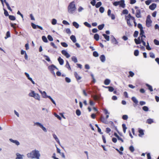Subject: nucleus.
Segmentation results:
<instances>
[{
  "instance_id": "obj_1",
  "label": "nucleus",
  "mask_w": 159,
  "mask_h": 159,
  "mask_svg": "<svg viewBox=\"0 0 159 159\" xmlns=\"http://www.w3.org/2000/svg\"><path fill=\"white\" fill-rule=\"evenodd\" d=\"M40 154L39 151H36V150L32 151L30 153L27 154L28 157L31 158H36L39 159L40 157Z\"/></svg>"
},
{
  "instance_id": "obj_2",
  "label": "nucleus",
  "mask_w": 159,
  "mask_h": 159,
  "mask_svg": "<svg viewBox=\"0 0 159 159\" xmlns=\"http://www.w3.org/2000/svg\"><path fill=\"white\" fill-rule=\"evenodd\" d=\"M76 10V7L75 2L73 1L70 2L67 7L68 12L70 14H73L75 12Z\"/></svg>"
},
{
  "instance_id": "obj_3",
  "label": "nucleus",
  "mask_w": 159,
  "mask_h": 159,
  "mask_svg": "<svg viewBox=\"0 0 159 159\" xmlns=\"http://www.w3.org/2000/svg\"><path fill=\"white\" fill-rule=\"evenodd\" d=\"M39 91L40 93L41 94L43 98H49L54 104H55V105H56V103L55 101L53 100V99L50 96L47 95L46 92L45 91H42L40 90H39Z\"/></svg>"
},
{
  "instance_id": "obj_4",
  "label": "nucleus",
  "mask_w": 159,
  "mask_h": 159,
  "mask_svg": "<svg viewBox=\"0 0 159 159\" xmlns=\"http://www.w3.org/2000/svg\"><path fill=\"white\" fill-rule=\"evenodd\" d=\"M113 4L115 6H117L119 5L120 7L123 8H125V6L124 0H121L119 1L115 2L113 3Z\"/></svg>"
},
{
  "instance_id": "obj_5",
  "label": "nucleus",
  "mask_w": 159,
  "mask_h": 159,
  "mask_svg": "<svg viewBox=\"0 0 159 159\" xmlns=\"http://www.w3.org/2000/svg\"><path fill=\"white\" fill-rule=\"evenodd\" d=\"M28 95L30 97H33L39 101L40 100V96L38 94L35 93L34 91L31 90V92L29 93Z\"/></svg>"
},
{
  "instance_id": "obj_6",
  "label": "nucleus",
  "mask_w": 159,
  "mask_h": 159,
  "mask_svg": "<svg viewBox=\"0 0 159 159\" xmlns=\"http://www.w3.org/2000/svg\"><path fill=\"white\" fill-rule=\"evenodd\" d=\"M37 125L40 127L42 130L45 132H47V130L45 127H44L42 124L39 122H36L34 123V125Z\"/></svg>"
},
{
  "instance_id": "obj_7",
  "label": "nucleus",
  "mask_w": 159,
  "mask_h": 159,
  "mask_svg": "<svg viewBox=\"0 0 159 159\" xmlns=\"http://www.w3.org/2000/svg\"><path fill=\"white\" fill-rule=\"evenodd\" d=\"M150 17V15H148L147 16V19L146 21V25L148 27H149L150 26V24L152 23V21L151 20Z\"/></svg>"
},
{
  "instance_id": "obj_8",
  "label": "nucleus",
  "mask_w": 159,
  "mask_h": 159,
  "mask_svg": "<svg viewBox=\"0 0 159 159\" xmlns=\"http://www.w3.org/2000/svg\"><path fill=\"white\" fill-rule=\"evenodd\" d=\"M111 41L114 44H117L118 43V42L113 35L111 36Z\"/></svg>"
},
{
  "instance_id": "obj_9",
  "label": "nucleus",
  "mask_w": 159,
  "mask_h": 159,
  "mask_svg": "<svg viewBox=\"0 0 159 159\" xmlns=\"http://www.w3.org/2000/svg\"><path fill=\"white\" fill-rule=\"evenodd\" d=\"M61 53L67 58H69L70 57V55L65 50H62L61 52Z\"/></svg>"
},
{
  "instance_id": "obj_10",
  "label": "nucleus",
  "mask_w": 159,
  "mask_h": 159,
  "mask_svg": "<svg viewBox=\"0 0 159 159\" xmlns=\"http://www.w3.org/2000/svg\"><path fill=\"white\" fill-rule=\"evenodd\" d=\"M25 74L28 79L33 84H35L32 78L30 77V75L28 73L25 72Z\"/></svg>"
},
{
  "instance_id": "obj_11",
  "label": "nucleus",
  "mask_w": 159,
  "mask_h": 159,
  "mask_svg": "<svg viewBox=\"0 0 159 159\" xmlns=\"http://www.w3.org/2000/svg\"><path fill=\"white\" fill-rule=\"evenodd\" d=\"M135 42L136 44H139L141 43V37L139 35V36L138 38V39H135Z\"/></svg>"
},
{
  "instance_id": "obj_12",
  "label": "nucleus",
  "mask_w": 159,
  "mask_h": 159,
  "mask_svg": "<svg viewBox=\"0 0 159 159\" xmlns=\"http://www.w3.org/2000/svg\"><path fill=\"white\" fill-rule=\"evenodd\" d=\"M100 120L103 123L105 124H107L108 123L107 120L105 118L104 116H101L100 117Z\"/></svg>"
},
{
  "instance_id": "obj_13",
  "label": "nucleus",
  "mask_w": 159,
  "mask_h": 159,
  "mask_svg": "<svg viewBox=\"0 0 159 159\" xmlns=\"http://www.w3.org/2000/svg\"><path fill=\"white\" fill-rule=\"evenodd\" d=\"M56 66L53 64H52L48 67V69L51 71L52 73H53V70H54Z\"/></svg>"
},
{
  "instance_id": "obj_14",
  "label": "nucleus",
  "mask_w": 159,
  "mask_h": 159,
  "mask_svg": "<svg viewBox=\"0 0 159 159\" xmlns=\"http://www.w3.org/2000/svg\"><path fill=\"white\" fill-rule=\"evenodd\" d=\"M136 16L137 18H141V10L140 9H138L136 11Z\"/></svg>"
},
{
  "instance_id": "obj_15",
  "label": "nucleus",
  "mask_w": 159,
  "mask_h": 159,
  "mask_svg": "<svg viewBox=\"0 0 159 159\" xmlns=\"http://www.w3.org/2000/svg\"><path fill=\"white\" fill-rule=\"evenodd\" d=\"M139 35L141 37V38H142L143 37L144 38H146V36L144 35V32L143 30V29L140 30Z\"/></svg>"
},
{
  "instance_id": "obj_16",
  "label": "nucleus",
  "mask_w": 159,
  "mask_h": 159,
  "mask_svg": "<svg viewBox=\"0 0 159 159\" xmlns=\"http://www.w3.org/2000/svg\"><path fill=\"white\" fill-rule=\"evenodd\" d=\"M156 4L155 3H152L149 6V8L152 10H153L156 7Z\"/></svg>"
},
{
  "instance_id": "obj_17",
  "label": "nucleus",
  "mask_w": 159,
  "mask_h": 159,
  "mask_svg": "<svg viewBox=\"0 0 159 159\" xmlns=\"http://www.w3.org/2000/svg\"><path fill=\"white\" fill-rule=\"evenodd\" d=\"M9 140L11 142L17 145H19L20 144V143L18 141L16 140H14L11 139H9Z\"/></svg>"
},
{
  "instance_id": "obj_18",
  "label": "nucleus",
  "mask_w": 159,
  "mask_h": 159,
  "mask_svg": "<svg viewBox=\"0 0 159 159\" xmlns=\"http://www.w3.org/2000/svg\"><path fill=\"white\" fill-rule=\"evenodd\" d=\"M100 59L102 62H104L106 60V57L104 55H102L100 57Z\"/></svg>"
},
{
  "instance_id": "obj_19",
  "label": "nucleus",
  "mask_w": 159,
  "mask_h": 159,
  "mask_svg": "<svg viewBox=\"0 0 159 159\" xmlns=\"http://www.w3.org/2000/svg\"><path fill=\"white\" fill-rule=\"evenodd\" d=\"M139 136L141 137L144 134L143 130L142 129H139Z\"/></svg>"
},
{
  "instance_id": "obj_20",
  "label": "nucleus",
  "mask_w": 159,
  "mask_h": 159,
  "mask_svg": "<svg viewBox=\"0 0 159 159\" xmlns=\"http://www.w3.org/2000/svg\"><path fill=\"white\" fill-rule=\"evenodd\" d=\"M58 61L60 64L61 65H62L63 64H64V60H63L62 59L61 57H59L58 59Z\"/></svg>"
},
{
  "instance_id": "obj_21",
  "label": "nucleus",
  "mask_w": 159,
  "mask_h": 159,
  "mask_svg": "<svg viewBox=\"0 0 159 159\" xmlns=\"http://www.w3.org/2000/svg\"><path fill=\"white\" fill-rule=\"evenodd\" d=\"M16 159H23V155H20L18 153L16 154Z\"/></svg>"
},
{
  "instance_id": "obj_22",
  "label": "nucleus",
  "mask_w": 159,
  "mask_h": 159,
  "mask_svg": "<svg viewBox=\"0 0 159 159\" xmlns=\"http://www.w3.org/2000/svg\"><path fill=\"white\" fill-rule=\"evenodd\" d=\"M52 136L53 138L55 139V140L58 143L60 144V141L58 139V138L57 137V135L55 134H52Z\"/></svg>"
},
{
  "instance_id": "obj_23",
  "label": "nucleus",
  "mask_w": 159,
  "mask_h": 159,
  "mask_svg": "<svg viewBox=\"0 0 159 159\" xmlns=\"http://www.w3.org/2000/svg\"><path fill=\"white\" fill-rule=\"evenodd\" d=\"M74 75L75 77L77 80H80L81 78V77L76 72H75Z\"/></svg>"
},
{
  "instance_id": "obj_24",
  "label": "nucleus",
  "mask_w": 159,
  "mask_h": 159,
  "mask_svg": "<svg viewBox=\"0 0 159 159\" xmlns=\"http://www.w3.org/2000/svg\"><path fill=\"white\" fill-rule=\"evenodd\" d=\"M92 97L93 98L94 100H98L100 98V95H92Z\"/></svg>"
},
{
  "instance_id": "obj_25",
  "label": "nucleus",
  "mask_w": 159,
  "mask_h": 159,
  "mask_svg": "<svg viewBox=\"0 0 159 159\" xmlns=\"http://www.w3.org/2000/svg\"><path fill=\"white\" fill-rule=\"evenodd\" d=\"M70 39L73 43H75L76 41V39L75 36L72 35L70 37Z\"/></svg>"
},
{
  "instance_id": "obj_26",
  "label": "nucleus",
  "mask_w": 159,
  "mask_h": 159,
  "mask_svg": "<svg viewBox=\"0 0 159 159\" xmlns=\"http://www.w3.org/2000/svg\"><path fill=\"white\" fill-rule=\"evenodd\" d=\"M102 35L104 37L105 39L107 41H109L110 40V37L109 35H107L106 34H102Z\"/></svg>"
},
{
  "instance_id": "obj_27",
  "label": "nucleus",
  "mask_w": 159,
  "mask_h": 159,
  "mask_svg": "<svg viewBox=\"0 0 159 159\" xmlns=\"http://www.w3.org/2000/svg\"><path fill=\"white\" fill-rule=\"evenodd\" d=\"M131 99L133 102L135 104H137L138 103V101L135 97H132L131 98Z\"/></svg>"
},
{
  "instance_id": "obj_28",
  "label": "nucleus",
  "mask_w": 159,
  "mask_h": 159,
  "mask_svg": "<svg viewBox=\"0 0 159 159\" xmlns=\"http://www.w3.org/2000/svg\"><path fill=\"white\" fill-rule=\"evenodd\" d=\"M153 119H148L147 120L146 122L149 124H151L153 122Z\"/></svg>"
},
{
  "instance_id": "obj_29",
  "label": "nucleus",
  "mask_w": 159,
  "mask_h": 159,
  "mask_svg": "<svg viewBox=\"0 0 159 159\" xmlns=\"http://www.w3.org/2000/svg\"><path fill=\"white\" fill-rule=\"evenodd\" d=\"M110 80L108 79H106L104 81V83L106 85H108L110 83Z\"/></svg>"
},
{
  "instance_id": "obj_30",
  "label": "nucleus",
  "mask_w": 159,
  "mask_h": 159,
  "mask_svg": "<svg viewBox=\"0 0 159 159\" xmlns=\"http://www.w3.org/2000/svg\"><path fill=\"white\" fill-rule=\"evenodd\" d=\"M90 75L92 79V82L93 83H95L96 82V80L94 78L93 74L92 73H91Z\"/></svg>"
},
{
  "instance_id": "obj_31",
  "label": "nucleus",
  "mask_w": 159,
  "mask_h": 159,
  "mask_svg": "<svg viewBox=\"0 0 159 159\" xmlns=\"http://www.w3.org/2000/svg\"><path fill=\"white\" fill-rule=\"evenodd\" d=\"M65 67L67 68L69 70H71V68H70V64L67 61H66V64L65 65Z\"/></svg>"
},
{
  "instance_id": "obj_32",
  "label": "nucleus",
  "mask_w": 159,
  "mask_h": 159,
  "mask_svg": "<svg viewBox=\"0 0 159 159\" xmlns=\"http://www.w3.org/2000/svg\"><path fill=\"white\" fill-rule=\"evenodd\" d=\"M73 25L77 29H78L79 27V24L75 21L73 22Z\"/></svg>"
},
{
  "instance_id": "obj_33",
  "label": "nucleus",
  "mask_w": 159,
  "mask_h": 159,
  "mask_svg": "<svg viewBox=\"0 0 159 159\" xmlns=\"http://www.w3.org/2000/svg\"><path fill=\"white\" fill-rule=\"evenodd\" d=\"M72 61H74L75 63L77 62L78 60L77 57L75 56H73L71 57Z\"/></svg>"
},
{
  "instance_id": "obj_34",
  "label": "nucleus",
  "mask_w": 159,
  "mask_h": 159,
  "mask_svg": "<svg viewBox=\"0 0 159 159\" xmlns=\"http://www.w3.org/2000/svg\"><path fill=\"white\" fill-rule=\"evenodd\" d=\"M94 39L98 41L99 39V35L98 34H96L94 36Z\"/></svg>"
},
{
  "instance_id": "obj_35",
  "label": "nucleus",
  "mask_w": 159,
  "mask_h": 159,
  "mask_svg": "<svg viewBox=\"0 0 159 159\" xmlns=\"http://www.w3.org/2000/svg\"><path fill=\"white\" fill-rule=\"evenodd\" d=\"M146 86L148 87V89L150 90L151 92H152L153 91L152 87L148 84H146Z\"/></svg>"
},
{
  "instance_id": "obj_36",
  "label": "nucleus",
  "mask_w": 159,
  "mask_h": 159,
  "mask_svg": "<svg viewBox=\"0 0 159 159\" xmlns=\"http://www.w3.org/2000/svg\"><path fill=\"white\" fill-rule=\"evenodd\" d=\"M122 126L123 129V131L124 133H125L126 132V130L127 128L126 127L125 125L124 124H123L122 125Z\"/></svg>"
},
{
  "instance_id": "obj_37",
  "label": "nucleus",
  "mask_w": 159,
  "mask_h": 159,
  "mask_svg": "<svg viewBox=\"0 0 159 159\" xmlns=\"http://www.w3.org/2000/svg\"><path fill=\"white\" fill-rule=\"evenodd\" d=\"M9 19L12 20H16V17L13 16L9 15Z\"/></svg>"
},
{
  "instance_id": "obj_38",
  "label": "nucleus",
  "mask_w": 159,
  "mask_h": 159,
  "mask_svg": "<svg viewBox=\"0 0 159 159\" xmlns=\"http://www.w3.org/2000/svg\"><path fill=\"white\" fill-rule=\"evenodd\" d=\"M104 24H102L98 25V28L99 30H101L104 28Z\"/></svg>"
},
{
  "instance_id": "obj_39",
  "label": "nucleus",
  "mask_w": 159,
  "mask_h": 159,
  "mask_svg": "<svg viewBox=\"0 0 159 159\" xmlns=\"http://www.w3.org/2000/svg\"><path fill=\"white\" fill-rule=\"evenodd\" d=\"M102 5V2H99L95 4V6L96 8H98L100 7Z\"/></svg>"
},
{
  "instance_id": "obj_40",
  "label": "nucleus",
  "mask_w": 159,
  "mask_h": 159,
  "mask_svg": "<svg viewBox=\"0 0 159 159\" xmlns=\"http://www.w3.org/2000/svg\"><path fill=\"white\" fill-rule=\"evenodd\" d=\"M42 39L43 41L45 43H47L48 42V40L47 38L44 36H43L42 37Z\"/></svg>"
},
{
  "instance_id": "obj_41",
  "label": "nucleus",
  "mask_w": 159,
  "mask_h": 159,
  "mask_svg": "<svg viewBox=\"0 0 159 159\" xmlns=\"http://www.w3.org/2000/svg\"><path fill=\"white\" fill-rule=\"evenodd\" d=\"M61 45L64 47L66 48L68 46V44L65 42H61Z\"/></svg>"
},
{
  "instance_id": "obj_42",
  "label": "nucleus",
  "mask_w": 159,
  "mask_h": 159,
  "mask_svg": "<svg viewBox=\"0 0 159 159\" xmlns=\"http://www.w3.org/2000/svg\"><path fill=\"white\" fill-rule=\"evenodd\" d=\"M139 32L138 31H135L133 34L134 37L135 38L137 37L139 34Z\"/></svg>"
},
{
  "instance_id": "obj_43",
  "label": "nucleus",
  "mask_w": 159,
  "mask_h": 159,
  "mask_svg": "<svg viewBox=\"0 0 159 159\" xmlns=\"http://www.w3.org/2000/svg\"><path fill=\"white\" fill-rule=\"evenodd\" d=\"M10 37V32L9 31L7 32L6 33V37H5V39H7V38Z\"/></svg>"
},
{
  "instance_id": "obj_44",
  "label": "nucleus",
  "mask_w": 159,
  "mask_h": 159,
  "mask_svg": "<svg viewBox=\"0 0 159 159\" xmlns=\"http://www.w3.org/2000/svg\"><path fill=\"white\" fill-rule=\"evenodd\" d=\"M146 46V48L148 50H150L151 49V48L150 47L148 42H147V45Z\"/></svg>"
},
{
  "instance_id": "obj_45",
  "label": "nucleus",
  "mask_w": 159,
  "mask_h": 159,
  "mask_svg": "<svg viewBox=\"0 0 159 159\" xmlns=\"http://www.w3.org/2000/svg\"><path fill=\"white\" fill-rule=\"evenodd\" d=\"M57 20L55 19H53L52 21V24L53 25H55L57 24Z\"/></svg>"
},
{
  "instance_id": "obj_46",
  "label": "nucleus",
  "mask_w": 159,
  "mask_h": 159,
  "mask_svg": "<svg viewBox=\"0 0 159 159\" xmlns=\"http://www.w3.org/2000/svg\"><path fill=\"white\" fill-rule=\"evenodd\" d=\"M57 150V152L60 154V155L64 158H65V156L64 155V154L63 153L61 152L60 150Z\"/></svg>"
},
{
  "instance_id": "obj_47",
  "label": "nucleus",
  "mask_w": 159,
  "mask_h": 159,
  "mask_svg": "<svg viewBox=\"0 0 159 159\" xmlns=\"http://www.w3.org/2000/svg\"><path fill=\"white\" fill-rule=\"evenodd\" d=\"M99 11L101 13H103L104 11V8L103 7H100Z\"/></svg>"
},
{
  "instance_id": "obj_48",
  "label": "nucleus",
  "mask_w": 159,
  "mask_h": 159,
  "mask_svg": "<svg viewBox=\"0 0 159 159\" xmlns=\"http://www.w3.org/2000/svg\"><path fill=\"white\" fill-rule=\"evenodd\" d=\"M84 24L86 26L89 28H90L91 26V25L87 22H84Z\"/></svg>"
},
{
  "instance_id": "obj_49",
  "label": "nucleus",
  "mask_w": 159,
  "mask_h": 159,
  "mask_svg": "<svg viewBox=\"0 0 159 159\" xmlns=\"http://www.w3.org/2000/svg\"><path fill=\"white\" fill-rule=\"evenodd\" d=\"M143 109L145 111H148L149 109L147 106H144L143 107Z\"/></svg>"
},
{
  "instance_id": "obj_50",
  "label": "nucleus",
  "mask_w": 159,
  "mask_h": 159,
  "mask_svg": "<svg viewBox=\"0 0 159 159\" xmlns=\"http://www.w3.org/2000/svg\"><path fill=\"white\" fill-rule=\"evenodd\" d=\"M76 114L78 116L81 115V111L79 109H77L76 111Z\"/></svg>"
},
{
  "instance_id": "obj_51",
  "label": "nucleus",
  "mask_w": 159,
  "mask_h": 159,
  "mask_svg": "<svg viewBox=\"0 0 159 159\" xmlns=\"http://www.w3.org/2000/svg\"><path fill=\"white\" fill-rule=\"evenodd\" d=\"M134 55L136 56H138L139 54V51L138 50H136L134 51Z\"/></svg>"
},
{
  "instance_id": "obj_52",
  "label": "nucleus",
  "mask_w": 159,
  "mask_h": 159,
  "mask_svg": "<svg viewBox=\"0 0 159 159\" xmlns=\"http://www.w3.org/2000/svg\"><path fill=\"white\" fill-rule=\"evenodd\" d=\"M132 16L130 14H129L127 16H125V19L127 20L129 19L130 20V18L132 17Z\"/></svg>"
},
{
  "instance_id": "obj_53",
  "label": "nucleus",
  "mask_w": 159,
  "mask_h": 159,
  "mask_svg": "<svg viewBox=\"0 0 159 159\" xmlns=\"http://www.w3.org/2000/svg\"><path fill=\"white\" fill-rule=\"evenodd\" d=\"M3 10L4 11V14L6 16H9L8 14V11L6 10L5 9H3Z\"/></svg>"
},
{
  "instance_id": "obj_54",
  "label": "nucleus",
  "mask_w": 159,
  "mask_h": 159,
  "mask_svg": "<svg viewBox=\"0 0 159 159\" xmlns=\"http://www.w3.org/2000/svg\"><path fill=\"white\" fill-rule=\"evenodd\" d=\"M43 56L44 57H46L45 60L48 61L49 62L50 61V59L48 56L45 55H44Z\"/></svg>"
},
{
  "instance_id": "obj_55",
  "label": "nucleus",
  "mask_w": 159,
  "mask_h": 159,
  "mask_svg": "<svg viewBox=\"0 0 159 159\" xmlns=\"http://www.w3.org/2000/svg\"><path fill=\"white\" fill-rule=\"evenodd\" d=\"M93 56L96 57H97L98 56V54L97 51H94L93 53Z\"/></svg>"
},
{
  "instance_id": "obj_56",
  "label": "nucleus",
  "mask_w": 159,
  "mask_h": 159,
  "mask_svg": "<svg viewBox=\"0 0 159 159\" xmlns=\"http://www.w3.org/2000/svg\"><path fill=\"white\" fill-rule=\"evenodd\" d=\"M48 40L50 41H52L53 40V39L52 36L50 35H48Z\"/></svg>"
},
{
  "instance_id": "obj_57",
  "label": "nucleus",
  "mask_w": 159,
  "mask_h": 159,
  "mask_svg": "<svg viewBox=\"0 0 159 159\" xmlns=\"http://www.w3.org/2000/svg\"><path fill=\"white\" fill-rule=\"evenodd\" d=\"M103 112L106 115H108L110 113L108 111V110L106 109H103Z\"/></svg>"
},
{
  "instance_id": "obj_58",
  "label": "nucleus",
  "mask_w": 159,
  "mask_h": 159,
  "mask_svg": "<svg viewBox=\"0 0 159 159\" xmlns=\"http://www.w3.org/2000/svg\"><path fill=\"white\" fill-rule=\"evenodd\" d=\"M150 56L151 57L154 58L155 57L154 54L152 52H151L149 53Z\"/></svg>"
},
{
  "instance_id": "obj_59",
  "label": "nucleus",
  "mask_w": 159,
  "mask_h": 159,
  "mask_svg": "<svg viewBox=\"0 0 159 159\" xmlns=\"http://www.w3.org/2000/svg\"><path fill=\"white\" fill-rule=\"evenodd\" d=\"M122 13L124 14H127L128 13V11L127 9H124L123 10Z\"/></svg>"
},
{
  "instance_id": "obj_60",
  "label": "nucleus",
  "mask_w": 159,
  "mask_h": 159,
  "mask_svg": "<svg viewBox=\"0 0 159 159\" xmlns=\"http://www.w3.org/2000/svg\"><path fill=\"white\" fill-rule=\"evenodd\" d=\"M154 44L156 45H159V41L157 39H155L154 40Z\"/></svg>"
},
{
  "instance_id": "obj_61",
  "label": "nucleus",
  "mask_w": 159,
  "mask_h": 159,
  "mask_svg": "<svg viewBox=\"0 0 159 159\" xmlns=\"http://www.w3.org/2000/svg\"><path fill=\"white\" fill-rule=\"evenodd\" d=\"M31 25L33 28L34 29H36V27H37V25H36L32 23L31 24Z\"/></svg>"
},
{
  "instance_id": "obj_62",
  "label": "nucleus",
  "mask_w": 159,
  "mask_h": 159,
  "mask_svg": "<svg viewBox=\"0 0 159 159\" xmlns=\"http://www.w3.org/2000/svg\"><path fill=\"white\" fill-rule=\"evenodd\" d=\"M54 115L55 116V117H57L59 120H61V117L59 116L57 114H56V113H54Z\"/></svg>"
},
{
  "instance_id": "obj_63",
  "label": "nucleus",
  "mask_w": 159,
  "mask_h": 159,
  "mask_svg": "<svg viewBox=\"0 0 159 159\" xmlns=\"http://www.w3.org/2000/svg\"><path fill=\"white\" fill-rule=\"evenodd\" d=\"M138 27L140 29V30H141L143 29V28L142 26V25L141 24L139 23L138 24Z\"/></svg>"
},
{
  "instance_id": "obj_64",
  "label": "nucleus",
  "mask_w": 159,
  "mask_h": 159,
  "mask_svg": "<svg viewBox=\"0 0 159 159\" xmlns=\"http://www.w3.org/2000/svg\"><path fill=\"white\" fill-rule=\"evenodd\" d=\"M122 118L124 120H127L128 118V116L127 115H124L123 116Z\"/></svg>"
}]
</instances>
